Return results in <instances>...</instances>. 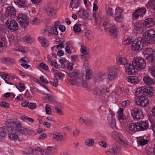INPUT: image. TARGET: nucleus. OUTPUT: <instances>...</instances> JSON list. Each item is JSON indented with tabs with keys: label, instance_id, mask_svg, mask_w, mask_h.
Returning a JSON list of instances; mask_svg holds the SVG:
<instances>
[{
	"label": "nucleus",
	"instance_id": "nucleus-25",
	"mask_svg": "<svg viewBox=\"0 0 155 155\" xmlns=\"http://www.w3.org/2000/svg\"><path fill=\"white\" fill-rule=\"evenodd\" d=\"M80 3L79 0H71L70 3L69 7L73 9L77 8L79 6Z\"/></svg>",
	"mask_w": 155,
	"mask_h": 155
},
{
	"label": "nucleus",
	"instance_id": "nucleus-2",
	"mask_svg": "<svg viewBox=\"0 0 155 155\" xmlns=\"http://www.w3.org/2000/svg\"><path fill=\"white\" fill-rule=\"evenodd\" d=\"M117 63L118 64L124 65V67L126 68V72L128 73V74H134L136 72L133 68H130L132 66L131 64L128 63L127 60L125 58L121 57L120 56H118L116 57Z\"/></svg>",
	"mask_w": 155,
	"mask_h": 155
},
{
	"label": "nucleus",
	"instance_id": "nucleus-26",
	"mask_svg": "<svg viewBox=\"0 0 155 155\" xmlns=\"http://www.w3.org/2000/svg\"><path fill=\"white\" fill-rule=\"evenodd\" d=\"M17 130L21 134L26 135H30L32 132L31 130H30L28 129H25L23 127L20 128Z\"/></svg>",
	"mask_w": 155,
	"mask_h": 155
},
{
	"label": "nucleus",
	"instance_id": "nucleus-13",
	"mask_svg": "<svg viewBox=\"0 0 155 155\" xmlns=\"http://www.w3.org/2000/svg\"><path fill=\"white\" fill-rule=\"evenodd\" d=\"M120 148L117 143L113 144L112 147L109 149L107 152L110 153L111 155H117L120 152Z\"/></svg>",
	"mask_w": 155,
	"mask_h": 155
},
{
	"label": "nucleus",
	"instance_id": "nucleus-44",
	"mask_svg": "<svg viewBox=\"0 0 155 155\" xmlns=\"http://www.w3.org/2000/svg\"><path fill=\"white\" fill-rule=\"evenodd\" d=\"M45 10L47 14L49 15H51L54 12V8L50 6L47 7L46 8Z\"/></svg>",
	"mask_w": 155,
	"mask_h": 155
},
{
	"label": "nucleus",
	"instance_id": "nucleus-19",
	"mask_svg": "<svg viewBox=\"0 0 155 155\" xmlns=\"http://www.w3.org/2000/svg\"><path fill=\"white\" fill-rule=\"evenodd\" d=\"M112 137L118 142H123V137L118 132L114 131L112 133Z\"/></svg>",
	"mask_w": 155,
	"mask_h": 155
},
{
	"label": "nucleus",
	"instance_id": "nucleus-60",
	"mask_svg": "<svg viewBox=\"0 0 155 155\" xmlns=\"http://www.w3.org/2000/svg\"><path fill=\"white\" fill-rule=\"evenodd\" d=\"M82 84L83 87L84 88H86L87 89H89L91 87L88 83L86 81H83L82 82Z\"/></svg>",
	"mask_w": 155,
	"mask_h": 155
},
{
	"label": "nucleus",
	"instance_id": "nucleus-41",
	"mask_svg": "<svg viewBox=\"0 0 155 155\" xmlns=\"http://www.w3.org/2000/svg\"><path fill=\"white\" fill-rule=\"evenodd\" d=\"M123 12V10L120 7L116 8L115 12V16L123 15L122 14Z\"/></svg>",
	"mask_w": 155,
	"mask_h": 155
},
{
	"label": "nucleus",
	"instance_id": "nucleus-32",
	"mask_svg": "<svg viewBox=\"0 0 155 155\" xmlns=\"http://www.w3.org/2000/svg\"><path fill=\"white\" fill-rule=\"evenodd\" d=\"M81 51L82 53L83 54H81V58L82 59H86L87 60H88V58L86 57V56L84 55H87L88 53L85 49V47L84 46H82L81 47Z\"/></svg>",
	"mask_w": 155,
	"mask_h": 155
},
{
	"label": "nucleus",
	"instance_id": "nucleus-5",
	"mask_svg": "<svg viewBox=\"0 0 155 155\" xmlns=\"http://www.w3.org/2000/svg\"><path fill=\"white\" fill-rule=\"evenodd\" d=\"M142 38L145 45L152 43L155 41V31L152 29L147 31L143 35Z\"/></svg>",
	"mask_w": 155,
	"mask_h": 155
},
{
	"label": "nucleus",
	"instance_id": "nucleus-63",
	"mask_svg": "<svg viewBox=\"0 0 155 155\" xmlns=\"http://www.w3.org/2000/svg\"><path fill=\"white\" fill-rule=\"evenodd\" d=\"M36 106V104L35 103H31L28 105L29 108L33 110L35 109Z\"/></svg>",
	"mask_w": 155,
	"mask_h": 155
},
{
	"label": "nucleus",
	"instance_id": "nucleus-62",
	"mask_svg": "<svg viewBox=\"0 0 155 155\" xmlns=\"http://www.w3.org/2000/svg\"><path fill=\"white\" fill-rule=\"evenodd\" d=\"M0 105L1 107H3L5 108H8L9 107V104H8L4 102H2L0 104Z\"/></svg>",
	"mask_w": 155,
	"mask_h": 155
},
{
	"label": "nucleus",
	"instance_id": "nucleus-50",
	"mask_svg": "<svg viewBox=\"0 0 155 155\" xmlns=\"http://www.w3.org/2000/svg\"><path fill=\"white\" fill-rule=\"evenodd\" d=\"M85 78L89 80L91 78V73L89 69H87L86 71Z\"/></svg>",
	"mask_w": 155,
	"mask_h": 155
},
{
	"label": "nucleus",
	"instance_id": "nucleus-59",
	"mask_svg": "<svg viewBox=\"0 0 155 155\" xmlns=\"http://www.w3.org/2000/svg\"><path fill=\"white\" fill-rule=\"evenodd\" d=\"M150 72L152 75L155 77V64H153L150 68Z\"/></svg>",
	"mask_w": 155,
	"mask_h": 155
},
{
	"label": "nucleus",
	"instance_id": "nucleus-33",
	"mask_svg": "<svg viewBox=\"0 0 155 155\" xmlns=\"http://www.w3.org/2000/svg\"><path fill=\"white\" fill-rule=\"evenodd\" d=\"M108 122L109 126L111 128H115L116 127V122L114 118L111 117L108 118Z\"/></svg>",
	"mask_w": 155,
	"mask_h": 155
},
{
	"label": "nucleus",
	"instance_id": "nucleus-11",
	"mask_svg": "<svg viewBox=\"0 0 155 155\" xmlns=\"http://www.w3.org/2000/svg\"><path fill=\"white\" fill-rule=\"evenodd\" d=\"M131 114L135 120H139L143 117L141 110L137 108H134L132 109Z\"/></svg>",
	"mask_w": 155,
	"mask_h": 155
},
{
	"label": "nucleus",
	"instance_id": "nucleus-38",
	"mask_svg": "<svg viewBox=\"0 0 155 155\" xmlns=\"http://www.w3.org/2000/svg\"><path fill=\"white\" fill-rule=\"evenodd\" d=\"M23 40L24 42L29 43L33 41L34 39L30 36L27 35L24 37Z\"/></svg>",
	"mask_w": 155,
	"mask_h": 155
},
{
	"label": "nucleus",
	"instance_id": "nucleus-21",
	"mask_svg": "<svg viewBox=\"0 0 155 155\" xmlns=\"http://www.w3.org/2000/svg\"><path fill=\"white\" fill-rule=\"evenodd\" d=\"M64 40L62 38L59 39H56L55 40V42H60V43L58 45H56L54 46L53 47H51V49L52 50L54 49V48L59 49H61L62 48H64V44L63 43L64 42Z\"/></svg>",
	"mask_w": 155,
	"mask_h": 155
},
{
	"label": "nucleus",
	"instance_id": "nucleus-53",
	"mask_svg": "<svg viewBox=\"0 0 155 155\" xmlns=\"http://www.w3.org/2000/svg\"><path fill=\"white\" fill-rule=\"evenodd\" d=\"M22 119L24 120H27L33 123L34 122V120L31 118L28 117L26 116H23L22 117Z\"/></svg>",
	"mask_w": 155,
	"mask_h": 155
},
{
	"label": "nucleus",
	"instance_id": "nucleus-29",
	"mask_svg": "<svg viewBox=\"0 0 155 155\" xmlns=\"http://www.w3.org/2000/svg\"><path fill=\"white\" fill-rule=\"evenodd\" d=\"M38 39L43 47H46L48 46V41L45 38L40 37Z\"/></svg>",
	"mask_w": 155,
	"mask_h": 155
},
{
	"label": "nucleus",
	"instance_id": "nucleus-56",
	"mask_svg": "<svg viewBox=\"0 0 155 155\" xmlns=\"http://www.w3.org/2000/svg\"><path fill=\"white\" fill-rule=\"evenodd\" d=\"M85 125L88 126H93V120L90 119H87Z\"/></svg>",
	"mask_w": 155,
	"mask_h": 155
},
{
	"label": "nucleus",
	"instance_id": "nucleus-42",
	"mask_svg": "<svg viewBox=\"0 0 155 155\" xmlns=\"http://www.w3.org/2000/svg\"><path fill=\"white\" fill-rule=\"evenodd\" d=\"M8 75L6 74H3L2 75V78L4 80L5 82L6 83L9 84L10 85H14V84L13 83L10 82L8 81L6 79L8 78Z\"/></svg>",
	"mask_w": 155,
	"mask_h": 155
},
{
	"label": "nucleus",
	"instance_id": "nucleus-34",
	"mask_svg": "<svg viewBox=\"0 0 155 155\" xmlns=\"http://www.w3.org/2000/svg\"><path fill=\"white\" fill-rule=\"evenodd\" d=\"M138 141L140 145L143 146L147 144L149 142L148 139H145L143 137H141L139 140Z\"/></svg>",
	"mask_w": 155,
	"mask_h": 155
},
{
	"label": "nucleus",
	"instance_id": "nucleus-17",
	"mask_svg": "<svg viewBox=\"0 0 155 155\" xmlns=\"http://www.w3.org/2000/svg\"><path fill=\"white\" fill-rule=\"evenodd\" d=\"M107 74L100 73L96 75L94 78L95 82H99L103 81L107 78Z\"/></svg>",
	"mask_w": 155,
	"mask_h": 155
},
{
	"label": "nucleus",
	"instance_id": "nucleus-47",
	"mask_svg": "<svg viewBox=\"0 0 155 155\" xmlns=\"http://www.w3.org/2000/svg\"><path fill=\"white\" fill-rule=\"evenodd\" d=\"M106 11L107 14L110 16H114L113 11L112 8H106Z\"/></svg>",
	"mask_w": 155,
	"mask_h": 155
},
{
	"label": "nucleus",
	"instance_id": "nucleus-43",
	"mask_svg": "<svg viewBox=\"0 0 155 155\" xmlns=\"http://www.w3.org/2000/svg\"><path fill=\"white\" fill-rule=\"evenodd\" d=\"M124 18L123 15H116L115 18V20L117 22H121L123 21Z\"/></svg>",
	"mask_w": 155,
	"mask_h": 155
},
{
	"label": "nucleus",
	"instance_id": "nucleus-30",
	"mask_svg": "<svg viewBox=\"0 0 155 155\" xmlns=\"http://www.w3.org/2000/svg\"><path fill=\"white\" fill-rule=\"evenodd\" d=\"M53 150V147H48L46 150L41 152V154L42 155H50Z\"/></svg>",
	"mask_w": 155,
	"mask_h": 155
},
{
	"label": "nucleus",
	"instance_id": "nucleus-61",
	"mask_svg": "<svg viewBox=\"0 0 155 155\" xmlns=\"http://www.w3.org/2000/svg\"><path fill=\"white\" fill-rule=\"evenodd\" d=\"M132 40L130 37H128L126 39L124 40V43L126 45H128L132 42Z\"/></svg>",
	"mask_w": 155,
	"mask_h": 155
},
{
	"label": "nucleus",
	"instance_id": "nucleus-23",
	"mask_svg": "<svg viewBox=\"0 0 155 155\" xmlns=\"http://www.w3.org/2000/svg\"><path fill=\"white\" fill-rule=\"evenodd\" d=\"M127 80L128 82L134 84H137L139 82V80L136 76H128L127 78Z\"/></svg>",
	"mask_w": 155,
	"mask_h": 155
},
{
	"label": "nucleus",
	"instance_id": "nucleus-8",
	"mask_svg": "<svg viewBox=\"0 0 155 155\" xmlns=\"http://www.w3.org/2000/svg\"><path fill=\"white\" fill-rule=\"evenodd\" d=\"M140 96H137L135 97V103L137 105L141 107H146L147 106L149 103L147 98L141 94Z\"/></svg>",
	"mask_w": 155,
	"mask_h": 155
},
{
	"label": "nucleus",
	"instance_id": "nucleus-40",
	"mask_svg": "<svg viewBox=\"0 0 155 155\" xmlns=\"http://www.w3.org/2000/svg\"><path fill=\"white\" fill-rule=\"evenodd\" d=\"M49 30L50 31H49L50 36H51L52 35H58V32L56 29V27H54L52 28L49 27Z\"/></svg>",
	"mask_w": 155,
	"mask_h": 155
},
{
	"label": "nucleus",
	"instance_id": "nucleus-12",
	"mask_svg": "<svg viewBox=\"0 0 155 155\" xmlns=\"http://www.w3.org/2000/svg\"><path fill=\"white\" fill-rule=\"evenodd\" d=\"M146 12V8H141L136 10L133 14L134 18L135 19L138 18L139 17H142L145 14Z\"/></svg>",
	"mask_w": 155,
	"mask_h": 155
},
{
	"label": "nucleus",
	"instance_id": "nucleus-49",
	"mask_svg": "<svg viewBox=\"0 0 155 155\" xmlns=\"http://www.w3.org/2000/svg\"><path fill=\"white\" fill-rule=\"evenodd\" d=\"M55 77L56 78V79L57 80L58 78H62L64 77V74H63L62 73L59 72H57L55 73L54 74Z\"/></svg>",
	"mask_w": 155,
	"mask_h": 155
},
{
	"label": "nucleus",
	"instance_id": "nucleus-45",
	"mask_svg": "<svg viewBox=\"0 0 155 155\" xmlns=\"http://www.w3.org/2000/svg\"><path fill=\"white\" fill-rule=\"evenodd\" d=\"M86 11L84 8H81L79 9L78 14L81 18H83L85 13H86Z\"/></svg>",
	"mask_w": 155,
	"mask_h": 155
},
{
	"label": "nucleus",
	"instance_id": "nucleus-39",
	"mask_svg": "<svg viewBox=\"0 0 155 155\" xmlns=\"http://www.w3.org/2000/svg\"><path fill=\"white\" fill-rule=\"evenodd\" d=\"M41 21L38 18L34 17L31 18L30 20V23L33 25H37L39 24Z\"/></svg>",
	"mask_w": 155,
	"mask_h": 155
},
{
	"label": "nucleus",
	"instance_id": "nucleus-51",
	"mask_svg": "<svg viewBox=\"0 0 155 155\" xmlns=\"http://www.w3.org/2000/svg\"><path fill=\"white\" fill-rule=\"evenodd\" d=\"M6 135V132L3 130H0V139H3Z\"/></svg>",
	"mask_w": 155,
	"mask_h": 155
},
{
	"label": "nucleus",
	"instance_id": "nucleus-6",
	"mask_svg": "<svg viewBox=\"0 0 155 155\" xmlns=\"http://www.w3.org/2000/svg\"><path fill=\"white\" fill-rule=\"evenodd\" d=\"M143 54L144 57L149 62L155 63V51L150 48H147L144 49Z\"/></svg>",
	"mask_w": 155,
	"mask_h": 155
},
{
	"label": "nucleus",
	"instance_id": "nucleus-55",
	"mask_svg": "<svg viewBox=\"0 0 155 155\" xmlns=\"http://www.w3.org/2000/svg\"><path fill=\"white\" fill-rule=\"evenodd\" d=\"M131 103V101L127 100L122 102L121 105L123 107H125L126 106L129 105Z\"/></svg>",
	"mask_w": 155,
	"mask_h": 155
},
{
	"label": "nucleus",
	"instance_id": "nucleus-28",
	"mask_svg": "<svg viewBox=\"0 0 155 155\" xmlns=\"http://www.w3.org/2000/svg\"><path fill=\"white\" fill-rule=\"evenodd\" d=\"M2 61L4 63L13 64L15 63V60L12 58H4L2 59Z\"/></svg>",
	"mask_w": 155,
	"mask_h": 155
},
{
	"label": "nucleus",
	"instance_id": "nucleus-35",
	"mask_svg": "<svg viewBox=\"0 0 155 155\" xmlns=\"http://www.w3.org/2000/svg\"><path fill=\"white\" fill-rule=\"evenodd\" d=\"M8 138L11 140H14L15 141L17 140H19V138L18 136L17 135L13 134H10L8 135Z\"/></svg>",
	"mask_w": 155,
	"mask_h": 155
},
{
	"label": "nucleus",
	"instance_id": "nucleus-64",
	"mask_svg": "<svg viewBox=\"0 0 155 155\" xmlns=\"http://www.w3.org/2000/svg\"><path fill=\"white\" fill-rule=\"evenodd\" d=\"M74 30L75 32H78L80 31L81 28L80 27L76 24H75L74 26Z\"/></svg>",
	"mask_w": 155,
	"mask_h": 155
},
{
	"label": "nucleus",
	"instance_id": "nucleus-16",
	"mask_svg": "<svg viewBox=\"0 0 155 155\" xmlns=\"http://www.w3.org/2000/svg\"><path fill=\"white\" fill-rule=\"evenodd\" d=\"M68 74L70 78L69 80L71 81L73 85L74 84L76 80L78 78L79 74L75 71H73Z\"/></svg>",
	"mask_w": 155,
	"mask_h": 155
},
{
	"label": "nucleus",
	"instance_id": "nucleus-15",
	"mask_svg": "<svg viewBox=\"0 0 155 155\" xmlns=\"http://www.w3.org/2000/svg\"><path fill=\"white\" fill-rule=\"evenodd\" d=\"M16 10L13 6H8L6 9L5 15L6 17L13 18L15 15Z\"/></svg>",
	"mask_w": 155,
	"mask_h": 155
},
{
	"label": "nucleus",
	"instance_id": "nucleus-52",
	"mask_svg": "<svg viewBox=\"0 0 155 155\" xmlns=\"http://www.w3.org/2000/svg\"><path fill=\"white\" fill-rule=\"evenodd\" d=\"M16 50L22 52H25V47L20 45H18V48H17Z\"/></svg>",
	"mask_w": 155,
	"mask_h": 155
},
{
	"label": "nucleus",
	"instance_id": "nucleus-7",
	"mask_svg": "<svg viewBox=\"0 0 155 155\" xmlns=\"http://www.w3.org/2000/svg\"><path fill=\"white\" fill-rule=\"evenodd\" d=\"M145 43L143 41V38H136L134 41L132 46V49L135 51H140L142 49Z\"/></svg>",
	"mask_w": 155,
	"mask_h": 155
},
{
	"label": "nucleus",
	"instance_id": "nucleus-46",
	"mask_svg": "<svg viewBox=\"0 0 155 155\" xmlns=\"http://www.w3.org/2000/svg\"><path fill=\"white\" fill-rule=\"evenodd\" d=\"M45 108L46 114L48 115H51V106L48 104H46L45 105Z\"/></svg>",
	"mask_w": 155,
	"mask_h": 155
},
{
	"label": "nucleus",
	"instance_id": "nucleus-24",
	"mask_svg": "<svg viewBox=\"0 0 155 155\" xmlns=\"http://www.w3.org/2000/svg\"><path fill=\"white\" fill-rule=\"evenodd\" d=\"M143 23L140 22H137L134 24V28L137 31H138L137 33H141L143 31Z\"/></svg>",
	"mask_w": 155,
	"mask_h": 155
},
{
	"label": "nucleus",
	"instance_id": "nucleus-27",
	"mask_svg": "<svg viewBox=\"0 0 155 155\" xmlns=\"http://www.w3.org/2000/svg\"><path fill=\"white\" fill-rule=\"evenodd\" d=\"M96 97L100 98L103 99L106 96V94L103 89L98 90L96 92L95 94Z\"/></svg>",
	"mask_w": 155,
	"mask_h": 155
},
{
	"label": "nucleus",
	"instance_id": "nucleus-22",
	"mask_svg": "<svg viewBox=\"0 0 155 155\" xmlns=\"http://www.w3.org/2000/svg\"><path fill=\"white\" fill-rule=\"evenodd\" d=\"M143 80L144 83L148 85H151L155 83V81L149 76H146L144 77Z\"/></svg>",
	"mask_w": 155,
	"mask_h": 155
},
{
	"label": "nucleus",
	"instance_id": "nucleus-9",
	"mask_svg": "<svg viewBox=\"0 0 155 155\" xmlns=\"http://www.w3.org/2000/svg\"><path fill=\"white\" fill-rule=\"evenodd\" d=\"M17 19L20 26L23 28H25L28 25L29 21L28 17L25 14H20L18 16Z\"/></svg>",
	"mask_w": 155,
	"mask_h": 155
},
{
	"label": "nucleus",
	"instance_id": "nucleus-18",
	"mask_svg": "<svg viewBox=\"0 0 155 155\" xmlns=\"http://www.w3.org/2000/svg\"><path fill=\"white\" fill-rule=\"evenodd\" d=\"M14 2L20 8H28L26 0H14Z\"/></svg>",
	"mask_w": 155,
	"mask_h": 155
},
{
	"label": "nucleus",
	"instance_id": "nucleus-48",
	"mask_svg": "<svg viewBox=\"0 0 155 155\" xmlns=\"http://www.w3.org/2000/svg\"><path fill=\"white\" fill-rule=\"evenodd\" d=\"M50 31L49 27H48L46 28L45 29L43 30V33L45 35L47 36H50L49 32Z\"/></svg>",
	"mask_w": 155,
	"mask_h": 155
},
{
	"label": "nucleus",
	"instance_id": "nucleus-1",
	"mask_svg": "<svg viewBox=\"0 0 155 155\" xmlns=\"http://www.w3.org/2000/svg\"><path fill=\"white\" fill-rule=\"evenodd\" d=\"M148 127L147 124L145 122H139L130 124L128 127V130L130 132H134L147 130Z\"/></svg>",
	"mask_w": 155,
	"mask_h": 155
},
{
	"label": "nucleus",
	"instance_id": "nucleus-54",
	"mask_svg": "<svg viewBox=\"0 0 155 155\" xmlns=\"http://www.w3.org/2000/svg\"><path fill=\"white\" fill-rule=\"evenodd\" d=\"M149 5L155 11V0H152L148 2Z\"/></svg>",
	"mask_w": 155,
	"mask_h": 155
},
{
	"label": "nucleus",
	"instance_id": "nucleus-3",
	"mask_svg": "<svg viewBox=\"0 0 155 155\" xmlns=\"http://www.w3.org/2000/svg\"><path fill=\"white\" fill-rule=\"evenodd\" d=\"M153 89L151 87L141 86L137 89L135 95L136 96H140V95L141 94L143 96L151 97L153 94Z\"/></svg>",
	"mask_w": 155,
	"mask_h": 155
},
{
	"label": "nucleus",
	"instance_id": "nucleus-57",
	"mask_svg": "<svg viewBox=\"0 0 155 155\" xmlns=\"http://www.w3.org/2000/svg\"><path fill=\"white\" fill-rule=\"evenodd\" d=\"M39 67L45 70H48V65L43 63L40 64Z\"/></svg>",
	"mask_w": 155,
	"mask_h": 155
},
{
	"label": "nucleus",
	"instance_id": "nucleus-37",
	"mask_svg": "<svg viewBox=\"0 0 155 155\" xmlns=\"http://www.w3.org/2000/svg\"><path fill=\"white\" fill-rule=\"evenodd\" d=\"M53 137L57 140L61 141L63 139V137L62 135L58 133L54 134L53 135Z\"/></svg>",
	"mask_w": 155,
	"mask_h": 155
},
{
	"label": "nucleus",
	"instance_id": "nucleus-4",
	"mask_svg": "<svg viewBox=\"0 0 155 155\" xmlns=\"http://www.w3.org/2000/svg\"><path fill=\"white\" fill-rule=\"evenodd\" d=\"M130 68H133L135 69L142 70L146 66V62L144 59L140 57H136L134 58L132 61V65Z\"/></svg>",
	"mask_w": 155,
	"mask_h": 155
},
{
	"label": "nucleus",
	"instance_id": "nucleus-20",
	"mask_svg": "<svg viewBox=\"0 0 155 155\" xmlns=\"http://www.w3.org/2000/svg\"><path fill=\"white\" fill-rule=\"evenodd\" d=\"M143 23L144 27L148 28L153 25L154 22L152 18H149L146 19Z\"/></svg>",
	"mask_w": 155,
	"mask_h": 155
},
{
	"label": "nucleus",
	"instance_id": "nucleus-10",
	"mask_svg": "<svg viewBox=\"0 0 155 155\" xmlns=\"http://www.w3.org/2000/svg\"><path fill=\"white\" fill-rule=\"evenodd\" d=\"M6 24L8 28L11 31H15L18 28V23L14 19H10L6 21Z\"/></svg>",
	"mask_w": 155,
	"mask_h": 155
},
{
	"label": "nucleus",
	"instance_id": "nucleus-36",
	"mask_svg": "<svg viewBox=\"0 0 155 155\" xmlns=\"http://www.w3.org/2000/svg\"><path fill=\"white\" fill-rule=\"evenodd\" d=\"M94 141L91 138L87 139L85 142V145L88 147H91L94 145Z\"/></svg>",
	"mask_w": 155,
	"mask_h": 155
},
{
	"label": "nucleus",
	"instance_id": "nucleus-14",
	"mask_svg": "<svg viewBox=\"0 0 155 155\" xmlns=\"http://www.w3.org/2000/svg\"><path fill=\"white\" fill-rule=\"evenodd\" d=\"M108 74H107V79H108L110 81L115 79L117 78V74L114 73V69L112 68H110L108 69Z\"/></svg>",
	"mask_w": 155,
	"mask_h": 155
},
{
	"label": "nucleus",
	"instance_id": "nucleus-58",
	"mask_svg": "<svg viewBox=\"0 0 155 155\" xmlns=\"http://www.w3.org/2000/svg\"><path fill=\"white\" fill-rule=\"evenodd\" d=\"M21 63L25 62L27 63L29 62V59L26 57H24L21 58L19 61Z\"/></svg>",
	"mask_w": 155,
	"mask_h": 155
},
{
	"label": "nucleus",
	"instance_id": "nucleus-31",
	"mask_svg": "<svg viewBox=\"0 0 155 155\" xmlns=\"http://www.w3.org/2000/svg\"><path fill=\"white\" fill-rule=\"evenodd\" d=\"M109 33L110 35L114 37L117 35V28L115 25H113L110 27L109 29Z\"/></svg>",
	"mask_w": 155,
	"mask_h": 155
}]
</instances>
